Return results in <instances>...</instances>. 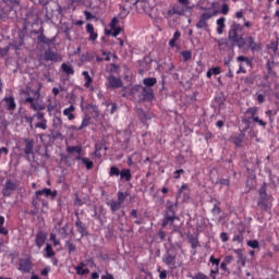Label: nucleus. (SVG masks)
<instances>
[{"label": "nucleus", "mask_w": 279, "mask_h": 279, "mask_svg": "<svg viewBox=\"0 0 279 279\" xmlns=\"http://www.w3.org/2000/svg\"><path fill=\"white\" fill-rule=\"evenodd\" d=\"M259 198L257 201V206L262 213H269L271 210V202H274V196L267 194V182H264L258 190Z\"/></svg>", "instance_id": "nucleus-1"}, {"label": "nucleus", "mask_w": 279, "mask_h": 279, "mask_svg": "<svg viewBox=\"0 0 279 279\" xmlns=\"http://www.w3.org/2000/svg\"><path fill=\"white\" fill-rule=\"evenodd\" d=\"M161 260L168 266L169 269H171V271L182 266V263L178 262V251L175 250V246H170L167 248L161 257Z\"/></svg>", "instance_id": "nucleus-2"}, {"label": "nucleus", "mask_w": 279, "mask_h": 279, "mask_svg": "<svg viewBox=\"0 0 279 279\" xmlns=\"http://www.w3.org/2000/svg\"><path fill=\"white\" fill-rule=\"evenodd\" d=\"M69 236V223L63 227H54L53 232L50 233L49 241L53 242V245H60L61 241H64Z\"/></svg>", "instance_id": "nucleus-3"}, {"label": "nucleus", "mask_w": 279, "mask_h": 279, "mask_svg": "<svg viewBox=\"0 0 279 279\" xmlns=\"http://www.w3.org/2000/svg\"><path fill=\"white\" fill-rule=\"evenodd\" d=\"M4 7L0 11V19H12V16L16 15V11L14 8L19 5V1L16 0H2Z\"/></svg>", "instance_id": "nucleus-4"}, {"label": "nucleus", "mask_w": 279, "mask_h": 279, "mask_svg": "<svg viewBox=\"0 0 279 279\" xmlns=\"http://www.w3.org/2000/svg\"><path fill=\"white\" fill-rule=\"evenodd\" d=\"M133 5H135L137 12L151 14V11L156 8V0H135Z\"/></svg>", "instance_id": "nucleus-5"}, {"label": "nucleus", "mask_w": 279, "mask_h": 279, "mask_svg": "<svg viewBox=\"0 0 279 279\" xmlns=\"http://www.w3.org/2000/svg\"><path fill=\"white\" fill-rule=\"evenodd\" d=\"M31 36H37V45H47L49 47V45H53V43H56V37L47 38L44 26H40L37 31H31Z\"/></svg>", "instance_id": "nucleus-6"}, {"label": "nucleus", "mask_w": 279, "mask_h": 279, "mask_svg": "<svg viewBox=\"0 0 279 279\" xmlns=\"http://www.w3.org/2000/svg\"><path fill=\"white\" fill-rule=\"evenodd\" d=\"M133 90H141L140 101H154V88L144 87L142 85H136L133 87Z\"/></svg>", "instance_id": "nucleus-7"}, {"label": "nucleus", "mask_w": 279, "mask_h": 279, "mask_svg": "<svg viewBox=\"0 0 279 279\" xmlns=\"http://www.w3.org/2000/svg\"><path fill=\"white\" fill-rule=\"evenodd\" d=\"M186 12H190L186 8L182 7V4H179L178 2L169 10L166 11L165 17L171 19V16H184Z\"/></svg>", "instance_id": "nucleus-8"}, {"label": "nucleus", "mask_w": 279, "mask_h": 279, "mask_svg": "<svg viewBox=\"0 0 279 279\" xmlns=\"http://www.w3.org/2000/svg\"><path fill=\"white\" fill-rule=\"evenodd\" d=\"M243 32V25L236 23V22H232L229 33H228V40H230V43H232L233 40H236V38H239V34Z\"/></svg>", "instance_id": "nucleus-9"}, {"label": "nucleus", "mask_w": 279, "mask_h": 279, "mask_svg": "<svg viewBox=\"0 0 279 279\" xmlns=\"http://www.w3.org/2000/svg\"><path fill=\"white\" fill-rule=\"evenodd\" d=\"M137 117L141 121V123H143V125H146V128H148L149 126V121H151L154 114L149 111L143 110V108H138L137 109Z\"/></svg>", "instance_id": "nucleus-10"}, {"label": "nucleus", "mask_w": 279, "mask_h": 279, "mask_svg": "<svg viewBox=\"0 0 279 279\" xmlns=\"http://www.w3.org/2000/svg\"><path fill=\"white\" fill-rule=\"evenodd\" d=\"M75 228L76 231L78 232V234H81V236H88V229L86 228V223H84L81 219H80V213L75 211Z\"/></svg>", "instance_id": "nucleus-11"}, {"label": "nucleus", "mask_w": 279, "mask_h": 279, "mask_svg": "<svg viewBox=\"0 0 279 279\" xmlns=\"http://www.w3.org/2000/svg\"><path fill=\"white\" fill-rule=\"evenodd\" d=\"M211 14L208 12L202 13L199 21L196 23L197 29H205V32H208L209 26H208V20L211 19Z\"/></svg>", "instance_id": "nucleus-12"}, {"label": "nucleus", "mask_w": 279, "mask_h": 279, "mask_svg": "<svg viewBox=\"0 0 279 279\" xmlns=\"http://www.w3.org/2000/svg\"><path fill=\"white\" fill-rule=\"evenodd\" d=\"M17 270L21 271V274H31L32 272V259L20 258Z\"/></svg>", "instance_id": "nucleus-13"}, {"label": "nucleus", "mask_w": 279, "mask_h": 279, "mask_svg": "<svg viewBox=\"0 0 279 279\" xmlns=\"http://www.w3.org/2000/svg\"><path fill=\"white\" fill-rule=\"evenodd\" d=\"M12 191H16V183L12 181V179L7 180L4 183V186L2 189V195L3 197H10L12 195Z\"/></svg>", "instance_id": "nucleus-14"}, {"label": "nucleus", "mask_w": 279, "mask_h": 279, "mask_svg": "<svg viewBox=\"0 0 279 279\" xmlns=\"http://www.w3.org/2000/svg\"><path fill=\"white\" fill-rule=\"evenodd\" d=\"M246 43L248 49L254 53L256 51H263V46L260 43H256V39L253 36L246 37Z\"/></svg>", "instance_id": "nucleus-15"}, {"label": "nucleus", "mask_w": 279, "mask_h": 279, "mask_svg": "<svg viewBox=\"0 0 279 279\" xmlns=\"http://www.w3.org/2000/svg\"><path fill=\"white\" fill-rule=\"evenodd\" d=\"M45 62H58L60 60V54L58 52H53L51 48H48L44 52Z\"/></svg>", "instance_id": "nucleus-16"}, {"label": "nucleus", "mask_w": 279, "mask_h": 279, "mask_svg": "<svg viewBox=\"0 0 279 279\" xmlns=\"http://www.w3.org/2000/svg\"><path fill=\"white\" fill-rule=\"evenodd\" d=\"M234 253L236 254V258H238L236 265L239 269H241V267H245L247 263V257L243 254V250L236 248L234 250Z\"/></svg>", "instance_id": "nucleus-17"}, {"label": "nucleus", "mask_w": 279, "mask_h": 279, "mask_svg": "<svg viewBox=\"0 0 279 279\" xmlns=\"http://www.w3.org/2000/svg\"><path fill=\"white\" fill-rule=\"evenodd\" d=\"M107 81L111 88H123V81L112 74L107 77Z\"/></svg>", "instance_id": "nucleus-18"}, {"label": "nucleus", "mask_w": 279, "mask_h": 279, "mask_svg": "<svg viewBox=\"0 0 279 279\" xmlns=\"http://www.w3.org/2000/svg\"><path fill=\"white\" fill-rule=\"evenodd\" d=\"M35 195L39 197L40 195H45V197H51V199H56V197H58V191H51V189L45 187L43 190L36 191Z\"/></svg>", "instance_id": "nucleus-19"}, {"label": "nucleus", "mask_w": 279, "mask_h": 279, "mask_svg": "<svg viewBox=\"0 0 279 279\" xmlns=\"http://www.w3.org/2000/svg\"><path fill=\"white\" fill-rule=\"evenodd\" d=\"M167 207H166V214L165 215H168V216H171V217H178L175 215V210L178 208V201H175V203L171 202V201H167Z\"/></svg>", "instance_id": "nucleus-20"}, {"label": "nucleus", "mask_w": 279, "mask_h": 279, "mask_svg": "<svg viewBox=\"0 0 279 279\" xmlns=\"http://www.w3.org/2000/svg\"><path fill=\"white\" fill-rule=\"evenodd\" d=\"M243 138H245V131H240L238 135L231 137V141L235 147L241 148L243 146Z\"/></svg>", "instance_id": "nucleus-21"}, {"label": "nucleus", "mask_w": 279, "mask_h": 279, "mask_svg": "<svg viewBox=\"0 0 279 279\" xmlns=\"http://www.w3.org/2000/svg\"><path fill=\"white\" fill-rule=\"evenodd\" d=\"M24 143H25L24 154L26 156H32V154H34V145H35L34 140L25 138Z\"/></svg>", "instance_id": "nucleus-22"}, {"label": "nucleus", "mask_w": 279, "mask_h": 279, "mask_svg": "<svg viewBox=\"0 0 279 279\" xmlns=\"http://www.w3.org/2000/svg\"><path fill=\"white\" fill-rule=\"evenodd\" d=\"M120 180L122 182H131L132 181V170L128 168H123L120 172Z\"/></svg>", "instance_id": "nucleus-23"}, {"label": "nucleus", "mask_w": 279, "mask_h": 279, "mask_svg": "<svg viewBox=\"0 0 279 279\" xmlns=\"http://www.w3.org/2000/svg\"><path fill=\"white\" fill-rule=\"evenodd\" d=\"M175 219H178V216H169L165 214L161 227L167 228L168 226H173V223L175 222Z\"/></svg>", "instance_id": "nucleus-24"}, {"label": "nucleus", "mask_w": 279, "mask_h": 279, "mask_svg": "<svg viewBox=\"0 0 279 279\" xmlns=\"http://www.w3.org/2000/svg\"><path fill=\"white\" fill-rule=\"evenodd\" d=\"M86 32L89 34V40L95 41L99 35L95 32V26L90 23L86 25Z\"/></svg>", "instance_id": "nucleus-25"}, {"label": "nucleus", "mask_w": 279, "mask_h": 279, "mask_svg": "<svg viewBox=\"0 0 279 279\" xmlns=\"http://www.w3.org/2000/svg\"><path fill=\"white\" fill-rule=\"evenodd\" d=\"M158 84V80L156 77H145L143 80V85L145 88H154Z\"/></svg>", "instance_id": "nucleus-26"}, {"label": "nucleus", "mask_w": 279, "mask_h": 279, "mask_svg": "<svg viewBox=\"0 0 279 279\" xmlns=\"http://www.w3.org/2000/svg\"><path fill=\"white\" fill-rule=\"evenodd\" d=\"M46 241H47V233L44 231H39L36 234V239H35L36 245H45Z\"/></svg>", "instance_id": "nucleus-27"}, {"label": "nucleus", "mask_w": 279, "mask_h": 279, "mask_svg": "<svg viewBox=\"0 0 279 279\" xmlns=\"http://www.w3.org/2000/svg\"><path fill=\"white\" fill-rule=\"evenodd\" d=\"M107 206L110 207V210L112 215L117 213L118 210H121V206H123L121 203H118V201H109L107 202Z\"/></svg>", "instance_id": "nucleus-28"}, {"label": "nucleus", "mask_w": 279, "mask_h": 279, "mask_svg": "<svg viewBox=\"0 0 279 279\" xmlns=\"http://www.w3.org/2000/svg\"><path fill=\"white\" fill-rule=\"evenodd\" d=\"M232 47H238L239 49H243L247 43H245V39L243 38V35H240L236 37L235 40L231 41Z\"/></svg>", "instance_id": "nucleus-29"}, {"label": "nucleus", "mask_w": 279, "mask_h": 279, "mask_svg": "<svg viewBox=\"0 0 279 279\" xmlns=\"http://www.w3.org/2000/svg\"><path fill=\"white\" fill-rule=\"evenodd\" d=\"M73 112H75V106L73 105L63 110V114L64 117H68L69 121H73V119H75V114H73Z\"/></svg>", "instance_id": "nucleus-30"}, {"label": "nucleus", "mask_w": 279, "mask_h": 279, "mask_svg": "<svg viewBox=\"0 0 279 279\" xmlns=\"http://www.w3.org/2000/svg\"><path fill=\"white\" fill-rule=\"evenodd\" d=\"M121 32H123V28L121 26L111 28V31L105 29L106 36H113V38H117V36H119V34H121Z\"/></svg>", "instance_id": "nucleus-31"}, {"label": "nucleus", "mask_w": 279, "mask_h": 279, "mask_svg": "<svg viewBox=\"0 0 279 279\" xmlns=\"http://www.w3.org/2000/svg\"><path fill=\"white\" fill-rule=\"evenodd\" d=\"M61 70L63 71V73H65V75H75V70L73 69V65L69 63H62Z\"/></svg>", "instance_id": "nucleus-32"}, {"label": "nucleus", "mask_w": 279, "mask_h": 279, "mask_svg": "<svg viewBox=\"0 0 279 279\" xmlns=\"http://www.w3.org/2000/svg\"><path fill=\"white\" fill-rule=\"evenodd\" d=\"M4 101L8 110H16V102L12 96L4 97Z\"/></svg>", "instance_id": "nucleus-33"}, {"label": "nucleus", "mask_w": 279, "mask_h": 279, "mask_svg": "<svg viewBox=\"0 0 279 279\" xmlns=\"http://www.w3.org/2000/svg\"><path fill=\"white\" fill-rule=\"evenodd\" d=\"M217 25H218L217 34L219 35L223 34V29H226V17H219L217 20Z\"/></svg>", "instance_id": "nucleus-34"}, {"label": "nucleus", "mask_w": 279, "mask_h": 279, "mask_svg": "<svg viewBox=\"0 0 279 279\" xmlns=\"http://www.w3.org/2000/svg\"><path fill=\"white\" fill-rule=\"evenodd\" d=\"M43 199H40V196L36 195L33 197L32 199V206L35 208V213H38V210H40V204H41Z\"/></svg>", "instance_id": "nucleus-35"}, {"label": "nucleus", "mask_w": 279, "mask_h": 279, "mask_svg": "<svg viewBox=\"0 0 279 279\" xmlns=\"http://www.w3.org/2000/svg\"><path fill=\"white\" fill-rule=\"evenodd\" d=\"M90 124V117L85 116L82 120V123L80 126H74V130H77L78 132L84 130V128H88Z\"/></svg>", "instance_id": "nucleus-36"}, {"label": "nucleus", "mask_w": 279, "mask_h": 279, "mask_svg": "<svg viewBox=\"0 0 279 279\" xmlns=\"http://www.w3.org/2000/svg\"><path fill=\"white\" fill-rule=\"evenodd\" d=\"M82 75L85 80V84H84L85 88H90V84H93V77L90 76L88 71H83Z\"/></svg>", "instance_id": "nucleus-37"}, {"label": "nucleus", "mask_w": 279, "mask_h": 279, "mask_svg": "<svg viewBox=\"0 0 279 279\" xmlns=\"http://www.w3.org/2000/svg\"><path fill=\"white\" fill-rule=\"evenodd\" d=\"M246 114H250L248 119H252L254 121V119H257L258 116V107H251L248 109H246Z\"/></svg>", "instance_id": "nucleus-38"}, {"label": "nucleus", "mask_w": 279, "mask_h": 279, "mask_svg": "<svg viewBox=\"0 0 279 279\" xmlns=\"http://www.w3.org/2000/svg\"><path fill=\"white\" fill-rule=\"evenodd\" d=\"M221 74V68L216 66V68H211L207 71V77L208 80H210V77H213V75H220Z\"/></svg>", "instance_id": "nucleus-39"}, {"label": "nucleus", "mask_w": 279, "mask_h": 279, "mask_svg": "<svg viewBox=\"0 0 279 279\" xmlns=\"http://www.w3.org/2000/svg\"><path fill=\"white\" fill-rule=\"evenodd\" d=\"M110 178H119L121 170L117 166H111L109 170Z\"/></svg>", "instance_id": "nucleus-40"}, {"label": "nucleus", "mask_w": 279, "mask_h": 279, "mask_svg": "<svg viewBox=\"0 0 279 279\" xmlns=\"http://www.w3.org/2000/svg\"><path fill=\"white\" fill-rule=\"evenodd\" d=\"M48 138H52L53 141H63V136L61 132H53V130H50V135H48Z\"/></svg>", "instance_id": "nucleus-41"}, {"label": "nucleus", "mask_w": 279, "mask_h": 279, "mask_svg": "<svg viewBox=\"0 0 279 279\" xmlns=\"http://www.w3.org/2000/svg\"><path fill=\"white\" fill-rule=\"evenodd\" d=\"M25 104H31V108L32 110H34L35 112H38V105L34 101V98L28 96L25 98Z\"/></svg>", "instance_id": "nucleus-42"}, {"label": "nucleus", "mask_w": 279, "mask_h": 279, "mask_svg": "<svg viewBox=\"0 0 279 279\" xmlns=\"http://www.w3.org/2000/svg\"><path fill=\"white\" fill-rule=\"evenodd\" d=\"M180 5L184 7L185 10H189L190 12L193 11V5H191V0H178V2Z\"/></svg>", "instance_id": "nucleus-43"}, {"label": "nucleus", "mask_w": 279, "mask_h": 279, "mask_svg": "<svg viewBox=\"0 0 279 279\" xmlns=\"http://www.w3.org/2000/svg\"><path fill=\"white\" fill-rule=\"evenodd\" d=\"M68 154H82V146H68Z\"/></svg>", "instance_id": "nucleus-44"}, {"label": "nucleus", "mask_w": 279, "mask_h": 279, "mask_svg": "<svg viewBox=\"0 0 279 279\" xmlns=\"http://www.w3.org/2000/svg\"><path fill=\"white\" fill-rule=\"evenodd\" d=\"M82 163L86 167L88 171H90V169L95 167V163L90 159H88V157H83Z\"/></svg>", "instance_id": "nucleus-45"}, {"label": "nucleus", "mask_w": 279, "mask_h": 279, "mask_svg": "<svg viewBox=\"0 0 279 279\" xmlns=\"http://www.w3.org/2000/svg\"><path fill=\"white\" fill-rule=\"evenodd\" d=\"M45 252L46 258H53L56 256V251H53V246L51 245H46Z\"/></svg>", "instance_id": "nucleus-46"}, {"label": "nucleus", "mask_w": 279, "mask_h": 279, "mask_svg": "<svg viewBox=\"0 0 279 279\" xmlns=\"http://www.w3.org/2000/svg\"><path fill=\"white\" fill-rule=\"evenodd\" d=\"M75 271L77 276H86V274H88V269H84V263H81V265L76 266Z\"/></svg>", "instance_id": "nucleus-47"}, {"label": "nucleus", "mask_w": 279, "mask_h": 279, "mask_svg": "<svg viewBox=\"0 0 279 279\" xmlns=\"http://www.w3.org/2000/svg\"><path fill=\"white\" fill-rule=\"evenodd\" d=\"M232 241L233 243H243V231L235 232Z\"/></svg>", "instance_id": "nucleus-48"}, {"label": "nucleus", "mask_w": 279, "mask_h": 279, "mask_svg": "<svg viewBox=\"0 0 279 279\" xmlns=\"http://www.w3.org/2000/svg\"><path fill=\"white\" fill-rule=\"evenodd\" d=\"M254 82H256V75H254V74H251V75H248V76H246V77L244 78V84H245L246 86H252V85H254Z\"/></svg>", "instance_id": "nucleus-49"}, {"label": "nucleus", "mask_w": 279, "mask_h": 279, "mask_svg": "<svg viewBox=\"0 0 279 279\" xmlns=\"http://www.w3.org/2000/svg\"><path fill=\"white\" fill-rule=\"evenodd\" d=\"M181 56L183 58V62H189V60L193 58V52H191V50H184L181 52Z\"/></svg>", "instance_id": "nucleus-50"}, {"label": "nucleus", "mask_w": 279, "mask_h": 279, "mask_svg": "<svg viewBox=\"0 0 279 279\" xmlns=\"http://www.w3.org/2000/svg\"><path fill=\"white\" fill-rule=\"evenodd\" d=\"M94 219L99 221L100 226H104V219L101 218V214L97 213V206L94 205Z\"/></svg>", "instance_id": "nucleus-51"}, {"label": "nucleus", "mask_w": 279, "mask_h": 279, "mask_svg": "<svg viewBox=\"0 0 279 279\" xmlns=\"http://www.w3.org/2000/svg\"><path fill=\"white\" fill-rule=\"evenodd\" d=\"M36 129L47 130V120L39 121L35 124Z\"/></svg>", "instance_id": "nucleus-52"}, {"label": "nucleus", "mask_w": 279, "mask_h": 279, "mask_svg": "<svg viewBox=\"0 0 279 279\" xmlns=\"http://www.w3.org/2000/svg\"><path fill=\"white\" fill-rule=\"evenodd\" d=\"M242 123H244V129L243 130H240L241 132H244V134H245V132H247L248 130H250V118H244V119H242Z\"/></svg>", "instance_id": "nucleus-53"}, {"label": "nucleus", "mask_w": 279, "mask_h": 279, "mask_svg": "<svg viewBox=\"0 0 279 279\" xmlns=\"http://www.w3.org/2000/svg\"><path fill=\"white\" fill-rule=\"evenodd\" d=\"M125 197H128V194L123 193V192H118V203L122 204L125 202Z\"/></svg>", "instance_id": "nucleus-54"}, {"label": "nucleus", "mask_w": 279, "mask_h": 279, "mask_svg": "<svg viewBox=\"0 0 279 279\" xmlns=\"http://www.w3.org/2000/svg\"><path fill=\"white\" fill-rule=\"evenodd\" d=\"M8 53H10V45L4 48H0V57L1 58H7Z\"/></svg>", "instance_id": "nucleus-55"}, {"label": "nucleus", "mask_w": 279, "mask_h": 279, "mask_svg": "<svg viewBox=\"0 0 279 279\" xmlns=\"http://www.w3.org/2000/svg\"><path fill=\"white\" fill-rule=\"evenodd\" d=\"M216 104L219 106V108L223 107L226 104V97L223 96L216 97Z\"/></svg>", "instance_id": "nucleus-56"}, {"label": "nucleus", "mask_w": 279, "mask_h": 279, "mask_svg": "<svg viewBox=\"0 0 279 279\" xmlns=\"http://www.w3.org/2000/svg\"><path fill=\"white\" fill-rule=\"evenodd\" d=\"M192 279H208V276H206L204 272H196L194 276H190Z\"/></svg>", "instance_id": "nucleus-57"}, {"label": "nucleus", "mask_w": 279, "mask_h": 279, "mask_svg": "<svg viewBox=\"0 0 279 279\" xmlns=\"http://www.w3.org/2000/svg\"><path fill=\"white\" fill-rule=\"evenodd\" d=\"M209 263H211V265H214L215 267H219V263H221V259L215 258V255H211L209 257Z\"/></svg>", "instance_id": "nucleus-58"}, {"label": "nucleus", "mask_w": 279, "mask_h": 279, "mask_svg": "<svg viewBox=\"0 0 279 279\" xmlns=\"http://www.w3.org/2000/svg\"><path fill=\"white\" fill-rule=\"evenodd\" d=\"M33 117H35L37 121H47V119H45V112L38 111L37 113L33 114Z\"/></svg>", "instance_id": "nucleus-59"}, {"label": "nucleus", "mask_w": 279, "mask_h": 279, "mask_svg": "<svg viewBox=\"0 0 279 279\" xmlns=\"http://www.w3.org/2000/svg\"><path fill=\"white\" fill-rule=\"evenodd\" d=\"M117 25H119V19L118 17H113L109 24L111 29H114V27H117Z\"/></svg>", "instance_id": "nucleus-60"}, {"label": "nucleus", "mask_w": 279, "mask_h": 279, "mask_svg": "<svg viewBox=\"0 0 279 279\" xmlns=\"http://www.w3.org/2000/svg\"><path fill=\"white\" fill-rule=\"evenodd\" d=\"M219 184H221V186L230 187V179H220Z\"/></svg>", "instance_id": "nucleus-61"}, {"label": "nucleus", "mask_w": 279, "mask_h": 279, "mask_svg": "<svg viewBox=\"0 0 279 279\" xmlns=\"http://www.w3.org/2000/svg\"><path fill=\"white\" fill-rule=\"evenodd\" d=\"M157 271L159 272V278L160 279H166L168 271L167 270H160V268L157 269Z\"/></svg>", "instance_id": "nucleus-62"}, {"label": "nucleus", "mask_w": 279, "mask_h": 279, "mask_svg": "<svg viewBox=\"0 0 279 279\" xmlns=\"http://www.w3.org/2000/svg\"><path fill=\"white\" fill-rule=\"evenodd\" d=\"M230 12V7L227 3L222 4L221 14H228Z\"/></svg>", "instance_id": "nucleus-63"}, {"label": "nucleus", "mask_w": 279, "mask_h": 279, "mask_svg": "<svg viewBox=\"0 0 279 279\" xmlns=\"http://www.w3.org/2000/svg\"><path fill=\"white\" fill-rule=\"evenodd\" d=\"M128 145H130V136H126L122 143V149H128Z\"/></svg>", "instance_id": "nucleus-64"}]
</instances>
